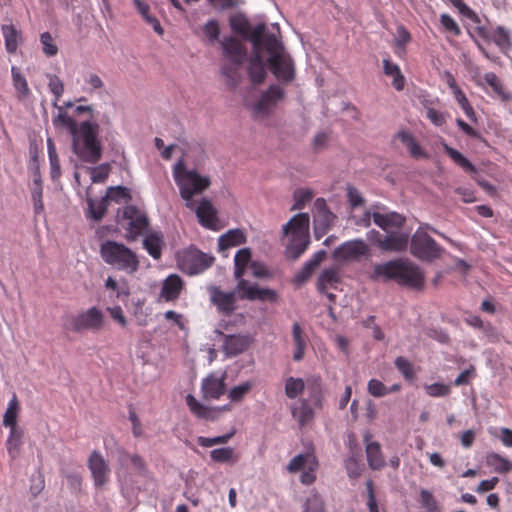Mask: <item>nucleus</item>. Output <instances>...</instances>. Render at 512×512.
Returning <instances> with one entry per match:
<instances>
[{
    "mask_svg": "<svg viewBox=\"0 0 512 512\" xmlns=\"http://www.w3.org/2000/svg\"><path fill=\"white\" fill-rule=\"evenodd\" d=\"M370 279L378 281H395L399 285L411 288H422L424 275L418 265L404 259L391 260L383 264H376Z\"/></svg>",
    "mask_w": 512,
    "mask_h": 512,
    "instance_id": "f257e3e1",
    "label": "nucleus"
},
{
    "mask_svg": "<svg viewBox=\"0 0 512 512\" xmlns=\"http://www.w3.org/2000/svg\"><path fill=\"white\" fill-rule=\"evenodd\" d=\"M99 125L83 121L70 135L72 151L83 162L95 164L102 157V145L98 138Z\"/></svg>",
    "mask_w": 512,
    "mask_h": 512,
    "instance_id": "f03ea898",
    "label": "nucleus"
},
{
    "mask_svg": "<svg viewBox=\"0 0 512 512\" xmlns=\"http://www.w3.org/2000/svg\"><path fill=\"white\" fill-rule=\"evenodd\" d=\"M100 256L113 269L132 275L139 270L138 255L123 243L106 240L101 243Z\"/></svg>",
    "mask_w": 512,
    "mask_h": 512,
    "instance_id": "7ed1b4c3",
    "label": "nucleus"
},
{
    "mask_svg": "<svg viewBox=\"0 0 512 512\" xmlns=\"http://www.w3.org/2000/svg\"><path fill=\"white\" fill-rule=\"evenodd\" d=\"M263 48L270 54L268 65L273 75L283 83L291 82L295 77L294 64L291 57L285 53L278 37L267 33L264 36Z\"/></svg>",
    "mask_w": 512,
    "mask_h": 512,
    "instance_id": "20e7f679",
    "label": "nucleus"
},
{
    "mask_svg": "<svg viewBox=\"0 0 512 512\" xmlns=\"http://www.w3.org/2000/svg\"><path fill=\"white\" fill-rule=\"evenodd\" d=\"M173 177L188 207L192 205V197L208 189L211 184L209 177L200 175L196 170H188L184 158L174 165Z\"/></svg>",
    "mask_w": 512,
    "mask_h": 512,
    "instance_id": "39448f33",
    "label": "nucleus"
},
{
    "mask_svg": "<svg viewBox=\"0 0 512 512\" xmlns=\"http://www.w3.org/2000/svg\"><path fill=\"white\" fill-rule=\"evenodd\" d=\"M310 218L307 213L294 215L289 222L283 226V235H290V241L286 247V255L292 260L298 259L310 244L309 236Z\"/></svg>",
    "mask_w": 512,
    "mask_h": 512,
    "instance_id": "423d86ee",
    "label": "nucleus"
},
{
    "mask_svg": "<svg viewBox=\"0 0 512 512\" xmlns=\"http://www.w3.org/2000/svg\"><path fill=\"white\" fill-rule=\"evenodd\" d=\"M324 399L323 387L320 382H317L310 389L309 399L300 398L290 405L291 415L300 429H304L314 422L316 410L322 409Z\"/></svg>",
    "mask_w": 512,
    "mask_h": 512,
    "instance_id": "0eeeda50",
    "label": "nucleus"
},
{
    "mask_svg": "<svg viewBox=\"0 0 512 512\" xmlns=\"http://www.w3.org/2000/svg\"><path fill=\"white\" fill-rule=\"evenodd\" d=\"M426 229L440 235L435 228L428 224L421 225L411 237L410 253L422 261H432L441 256L443 249L427 233Z\"/></svg>",
    "mask_w": 512,
    "mask_h": 512,
    "instance_id": "6e6552de",
    "label": "nucleus"
},
{
    "mask_svg": "<svg viewBox=\"0 0 512 512\" xmlns=\"http://www.w3.org/2000/svg\"><path fill=\"white\" fill-rule=\"evenodd\" d=\"M266 26L261 23L254 27L249 35V40L253 44L254 52L249 60L248 76L253 84H261L266 78V68L260 49L263 47Z\"/></svg>",
    "mask_w": 512,
    "mask_h": 512,
    "instance_id": "1a4fd4ad",
    "label": "nucleus"
},
{
    "mask_svg": "<svg viewBox=\"0 0 512 512\" xmlns=\"http://www.w3.org/2000/svg\"><path fill=\"white\" fill-rule=\"evenodd\" d=\"M105 321L104 313L97 307H91L71 317L70 329L80 333L83 331H99L103 328Z\"/></svg>",
    "mask_w": 512,
    "mask_h": 512,
    "instance_id": "9d476101",
    "label": "nucleus"
},
{
    "mask_svg": "<svg viewBox=\"0 0 512 512\" xmlns=\"http://www.w3.org/2000/svg\"><path fill=\"white\" fill-rule=\"evenodd\" d=\"M123 217L127 220L125 237L129 241L136 240L149 226V220L146 214L136 206L129 205L125 207Z\"/></svg>",
    "mask_w": 512,
    "mask_h": 512,
    "instance_id": "9b49d317",
    "label": "nucleus"
},
{
    "mask_svg": "<svg viewBox=\"0 0 512 512\" xmlns=\"http://www.w3.org/2000/svg\"><path fill=\"white\" fill-rule=\"evenodd\" d=\"M214 262V257L198 249L186 250L180 259L181 266L189 274H199L208 269Z\"/></svg>",
    "mask_w": 512,
    "mask_h": 512,
    "instance_id": "f8f14e48",
    "label": "nucleus"
},
{
    "mask_svg": "<svg viewBox=\"0 0 512 512\" xmlns=\"http://www.w3.org/2000/svg\"><path fill=\"white\" fill-rule=\"evenodd\" d=\"M476 32L483 40L493 42L504 54L512 49L511 31L503 26H496L492 29L479 26L476 28Z\"/></svg>",
    "mask_w": 512,
    "mask_h": 512,
    "instance_id": "ddd939ff",
    "label": "nucleus"
},
{
    "mask_svg": "<svg viewBox=\"0 0 512 512\" xmlns=\"http://www.w3.org/2000/svg\"><path fill=\"white\" fill-rule=\"evenodd\" d=\"M285 96V91L279 85H271L262 93L258 101L253 104L252 110L256 116H267Z\"/></svg>",
    "mask_w": 512,
    "mask_h": 512,
    "instance_id": "4468645a",
    "label": "nucleus"
},
{
    "mask_svg": "<svg viewBox=\"0 0 512 512\" xmlns=\"http://www.w3.org/2000/svg\"><path fill=\"white\" fill-rule=\"evenodd\" d=\"M94 485L97 489L103 488L110 478V467L99 451H93L87 461Z\"/></svg>",
    "mask_w": 512,
    "mask_h": 512,
    "instance_id": "2eb2a0df",
    "label": "nucleus"
},
{
    "mask_svg": "<svg viewBox=\"0 0 512 512\" xmlns=\"http://www.w3.org/2000/svg\"><path fill=\"white\" fill-rule=\"evenodd\" d=\"M236 291L240 294L241 299L260 300L268 302H276L278 295L276 291L269 288H260L257 285H249L247 280H241L237 283Z\"/></svg>",
    "mask_w": 512,
    "mask_h": 512,
    "instance_id": "dca6fc26",
    "label": "nucleus"
},
{
    "mask_svg": "<svg viewBox=\"0 0 512 512\" xmlns=\"http://www.w3.org/2000/svg\"><path fill=\"white\" fill-rule=\"evenodd\" d=\"M226 372L220 376L216 373L207 375L201 383L202 397L205 400H218L226 393Z\"/></svg>",
    "mask_w": 512,
    "mask_h": 512,
    "instance_id": "f3484780",
    "label": "nucleus"
},
{
    "mask_svg": "<svg viewBox=\"0 0 512 512\" xmlns=\"http://www.w3.org/2000/svg\"><path fill=\"white\" fill-rule=\"evenodd\" d=\"M210 301L216 306L217 310L225 315L230 316L236 309V293L224 292L217 286L208 289Z\"/></svg>",
    "mask_w": 512,
    "mask_h": 512,
    "instance_id": "a211bd4d",
    "label": "nucleus"
},
{
    "mask_svg": "<svg viewBox=\"0 0 512 512\" xmlns=\"http://www.w3.org/2000/svg\"><path fill=\"white\" fill-rule=\"evenodd\" d=\"M370 252L369 246L362 239L346 241L334 251V257L341 260H354L367 256Z\"/></svg>",
    "mask_w": 512,
    "mask_h": 512,
    "instance_id": "6ab92c4d",
    "label": "nucleus"
},
{
    "mask_svg": "<svg viewBox=\"0 0 512 512\" xmlns=\"http://www.w3.org/2000/svg\"><path fill=\"white\" fill-rule=\"evenodd\" d=\"M186 404L190 412L199 419L207 421H214L218 418V413L221 411H230L231 407L226 404L221 407H209L198 401L192 394L186 396Z\"/></svg>",
    "mask_w": 512,
    "mask_h": 512,
    "instance_id": "aec40b11",
    "label": "nucleus"
},
{
    "mask_svg": "<svg viewBox=\"0 0 512 512\" xmlns=\"http://www.w3.org/2000/svg\"><path fill=\"white\" fill-rule=\"evenodd\" d=\"M185 283L178 274L168 275L162 282L158 301L176 302L182 291L184 290Z\"/></svg>",
    "mask_w": 512,
    "mask_h": 512,
    "instance_id": "412c9836",
    "label": "nucleus"
},
{
    "mask_svg": "<svg viewBox=\"0 0 512 512\" xmlns=\"http://www.w3.org/2000/svg\"><path fill=\"white\" fill-rule=\"evenodd\" d=\"M365 443V452L367 463L372 470H381L385 467L386 462L381 450V445L377 441H372V434L366 431L363 436Z\"/></svg>",
    "mask_w": 512,
    "mask_h": 512,
    "instance_id": "4be33fe9",
    "label": "nucleus"
},
{
    "mask_svg": "<svg viewBox=\"0 0 512 512\" xmlns=\"http://www.w3.org/2000/svg\"><path fill=\"white\" fill-rule=\"evenodd\" d=\"M409 244L408 233L388 232L383 238L376 241L379 249L386 252H403Z\"/></svg>",
    "mask_w": 512,
    "mask_h": 512,
    "instance_id": "5701e85b",
    "label": "nucleus"
},
{
    "mask_svg": "<svg viewBox=\"0 0 512 512\" xmlns=\"http://www.w3.org/2000/svg\"><path fill=\"white\" fill-rule=\"evenodd\" d=\"M223 56L230 62L242 65L247 54L244 44L235 37H226L222 41Z\"/></svg>",
    "mask_w": 512,
    "mask_h": 512,
    "instance_id": "b1692460",
    "label": "nucleus"
},
{
    "mask_svg": "<svg viewBox=\"0 0 512 512\" xmlns=\"http://www.w3.org/2000/svg\"><path fill=\"white\" fill-rule=\"evenodd\" d=\"M224 338L223 351L228 357H234L243 353L250 344L248 336L244 335H225L221 331H216Z\"/></svg>",
    "mask_w": 512,
    "mask_h": 512,
    "instance_id": "393cba45",
    "label": "nucleus"
},
{
    "mask_svg": "<svg viewBox=\"0 0 512 512\" xmlns=\"http://www.w3.org/2000/svg\"><path fill=\"white\" fill-rule=\"evenodd\" d=\"M372 218L374 223L386 232H389L390 229L393 228H402L406 221L405 217L397 212H374L372 213Z\"/></svg>",
    "mask_w": 512,
    "mask_h": 512,
    "instance_id": "a878e982",
    "label": "nucleus"
},
{
    "mask_svg": "<svg viewBox=\"0 0 512 512\" xmlns=\"http://www.w3.org/2000/svg\"><path fill=\"white\" fill-rule=\"evenodd\" d=\"M341 282V271L337 266L325 268L318 277L317 289L320 293H326V290L336 289Z\"/></svg>",
    "mask_w": 512,
    "mask_h": 512,
    "instance_id": "bb28decb",
    "label": "nucleus"
},
{
    "mask_svg": "<svg viewBox=\"0 0 512 512\" xmlns=\"http://www.w3.org/2000/svg\"><path fill=\"white\" fill-rule=\"evenodd\" d=\"M396 138L400 140L407 148L409 155L414 159H428L429 154L420 146L415 137L408 131L402 130L396 134Z\"/></svg>",
    "mask_w": 512,
    "mask_h": 512,
    "instance_id": "cd10ccee",
    "label": "nucleus"
},
{
    "mask_svg": "<svg viewBox=\"0 0 512 512\" xmlns=\"http://www.w3.org/2000/svg\"><path fill=\"white\" fill-rule=\"evenodd\" d=\"M196 215L202 226L215 229L217 222L216 210L210 201L203 199L196 209Z\"/></svg>",
    "mask_w": 512,
    "mask_h": 512,
    "instance_id": "c85d7f7f",
    "label": "nucleus"
},
{
    "mask_svg": "<svg viewBox=\"0 0 512 512\" xmlns=\"http://www.w3.org/2000/svg\"><path fill=\"white\" fill-rule=\"evenodd\" d=\"M1 32L5 42V49L9 54H15L18 46L22 43V33L14 25L4 24L1 26Z\"/></svg>",
    "mask_w": 512,
    "mask_h": 512,
    "instance_id": "c756f323",
    "label": "nucleus"
},
{
    "mask_svg": "<svg viewBox=\"0 0 512 512\" xmlns=\"http://www.w3.org/2000/svg\"><path fill=\"white\" fill-rule=\"evenodd\" d=\"M292 338L295 346L293 352V360L296 362L301 361L305 356V350L307 347V336L298 322H295L292 326Z\"/></svg>",
    "mask_w": 512,
    "mask_h": 512,
    "instance_id": "7c9ffc66",
    "label": "nucleus"
},
{
    "mask_svg": "<svg viewBox=\"0 0 512 512\" xmlns=\"http://www.w3.org/2000/svg\"><path fill=\"white\" fill-rule=\"evenodd\" d=\"M247 237L241 229H231L218 239L219 250H227L231 247L239 246L246 243Z\"/></svg>",
    "mask_w": 512,
    "mask_h": 512,
    "instance_id": "2f4dec72",
    "label": "nucleus"
},
{
    "mask_svg": "<svg viewBox=\"0 0 512 512\" xmlns=\"http://www.w3.org/2000/svg\"><path fill=\"white\" fill-rule=\"evenodd\" d=\"M483 79L485 83L491 87L493 92L503 102L512 101V93L506 90L500 78L494 72H487L484 74Z\"/></svg>",
    "mask_w": 512,
    "mask_h": 512,
    "instance_id": "473e14b6",
    "label": "nucleus"
},
{
    "mask_svg": "<svg viewBox=\"0 0 512 512\" xmlns=\"http://www.w3.org/2000/svg\"><path fill=\"white\" fill-rule=\"evenodd\" d=\"M252 253L249 248H242L237 251L234 257V277L239 281L245 280L243 277L246 268L251 262Z\"/></svg>",
    "mask_w": 512,
    "mask_h": 512,
    "instance_id": "72a5a7b5",
    "label": "nucleus"
},
{
    "mask_svg": "<svg viewBox=\"0 0 512 512\" xmlns=\"http://www.w3.org/2000/svg\"><path fill=\"white\" fill-rule=\"evenodd\" d=\"M383 70L385 75L393 78V87L398 91L403 90L405 85V78L401 73L400 67L396 63L390 61L389 59H384Z\"/></svg>",
    "mask_w": 512,
    "mask_h": 512,
    "instance_id": "f704fd0d",
    "label": "nucleus"
},
{
    "mask_svg": "<svg viewBox=\"0 0 512 512\" xmlns=\"http://www.w3.org/2000/svg\"><path fill=\"white\" fill-rule=\"evenodd\" d=\"M143 247L154 259H160L162 255L163 238L159 233H151L143 240Z\"/></svg>",
    "mask_w": 512,
    "mask_h": 512,
    "instance_id": "c9c22d12",
    "label": "nucleus"
},
{
    "mask_svg": "<svg viewBox=\"0 0 512 512\" xmlns=\"http://www.w3.org/2000/svg\"><path fill=\"white\" fill-rule=\"evenodd\" d=\"M11 74L13 86L17 92L18 99L23 100L27 98L30 95L31 91L25 76L15 66L11 68Z\"/></svg>",
    "mask_w": 512,
    "mask_h": 512,
    "instance_id": "e433bc0d",
    "label": "nucleus"
},
{
    "mask_svg": "<svg viewBox=\"0 0 512 512\" xmlns=\"http://www.w3.org/2000/svg\"><path fill=\"white\" fill-rule=\"evenodd\" d=\"M58 111L57 115L53 117V125L56 128H65L71 134L73 131L77 129L79 124L72 117L68 115V113L64 110L63 106L57 104L55 107Z\"/></svg>",
    "mask_w": 512,
    "mask_h": 512,
    "instance_id": "4c0bfd02",
    "label": "nucleus"
},
{
    "mask_svg": "<svg viewBox=\"0 0 512 512\" xmlns=\"http://www.w3.org/2000/svg\"><path fill=\"white\" fill-rule=\"evenodd\" d=\"M19 401L14 394L8 403V407L3 416V425L11 429H17V416L19 412Z\"/></svg>",
    "mask_w": 512,
    "mask_h": 512,
    "instance_id": "58836bf2",
    "label": "nucleus"
},
{
    "mask_svg": "<svg viewBox=\"0 0 512 512\" xmlns=\"http://www.w3.org/2000/svg\"><path fill=\"white\" fill-rule=\"evenodd\" d=\"M118 461L121 466L128 467L131 465L136 471L142 472L145 470L146 464L144 459L138 454H130L125 450L119 451Z\"/></svg>",
    "mask_w": 512,
    "mask_h": 512,
    "instance_id": "ea45409f",
    "label": "nucleus"
},
{
    "mask_svg": "<svg viewBox=\"0 0 512 512\" xmlns=\"http://www.w3.org/2000/svg\"><path fill=\"white\" fill-rule=\"evenodd\" d=\"M443 149L445 153L452 159V161L457 164L459 167H461L463 170L475 173L476 167L465 157L463 156L458 150L450 147L448 144H443Z\"/></svg>",
    "mask_w": 512,
    "mask_h": 512,
    "instance_id": "a19ab883",
    "label": "nucleus"
},
{
    "mask_svg": "<svg viewBox=\"0 0 512 512\" xmlns=\"http://www.w3.org/2000/svg\"><path fill=\"white\" fill-rule=\"evenodd\" d=\"M134 5L144 20L153 27L154 31L157 34L162 35L164 30L159 20L156 17L150 15L149 5L141 0H134Z\"/></svg>",
    "mask_w": 512,
    "mask_h": 512,
    "instance_id": "79ce46f5",
    "label": "nucleus"
},
{
    "mask_svg": "<svg viewBox=\"0 0 512 512\" xmlns=\"http://www.w3.org/2000/svg\"><path fill=\"white\" fill-rule=\"evenodd\" d=\"M22 432L18 429H11L8 439L6 441V447L9 456L12 459H15L18 457L20 452V447L22 445Z\"/></svg>",
    "mask_w": 512,
    "mask_h": 512,
    "instance_id": "37998d69",
    "label": "nucleus"
},
{
    "mask_svg": "<svg viewBox=\"0 0 512 512\" xmlns=\"http://www.w3.org/2000/svg\"><path fill=\"white\" fill-rule=\"evenodd\" d=\"M452 94L454 96V99L456 100V102L460 106V108L463 110L464 114L467 116V118L471 122L477 123L476 112H475L474 108L472 107V105L470 104V102H469L468 98L466 97V94L464 93V91L462 89H459V90H457L456 92H454Z\"/></svg>",
    "mask_w": 512,
    "mask_h": 512,
    "instance_id": "c03bdc74",
    "label": "nucleus"
},
{
    "mask_svg": "<svg viewBox=\"0 0 512 512\" xmlns=\"http://www.w3.org/2000/svg\"><path fill=\"white\" fill-rule=\"evenodd\" d=\"M305 389V382L302 378L288 377L285 380V395L289 399H296Z\"/></svg>",
    "mask_w": 512,
    "mask_h": 512,
    "instance_id": "a18cd8bd",
    "label": "nucleus"
},
{
    "mask_svg": "<svg viewBox=\"0 0 512 512\" xmlns=\"http://www.w3.org/2000/svg\"><path fill=\"white\" fill-rule=\"evenodd\" d=\"M210 457L217 463H235L239 457L235 455L232 447L217 448L210 452Z\"/></svg>",
    "mask_w": 512,
    "mask_h": 512,
    "instance_id": "49530a36",
    "label": "nucleus"
},
{
    "mask_svg": "<svg viewBox=\"0 0 512 512\" xmlns=\"http://www.w3.org/2000/svg\"><path fill=\"white\" fill-rule=\"evenodd\" d=\"M253 388V384L249 381L243 382L237 386L232 387L228 391V399L232 403H240L250 393Z\"/></svg>",
    "mask_w": 512,
    "mask_h": 512,
    "instance_id": "de8ad7c7",
    "label": "nucleus"
},
{
    "mask_svg": "<svg viewBox=\"0 0 512 512\" xmlns=\"http://www.w3.org/2000/svg\"><path fill=\"white\" fill-rule=\"evenodd\" d=\"M312 458H316L314 453L299 454L293 457L287 465V471L290 473H297L298 471L305 469L312 463Z\"/></svg>",
    "mask_w": 512,
    "mask_h": 512,
    "instance_id": "09e8293b",
    "label": "nucleus"
},
{
    "mask_svg": "<svg viewBox=\"0 0 512 512\" xmlns=\"http://www.w3.org/2000/svg\"><path fill=\"white\" fill-rule=\"evenodd\" d=\"M487 464L492 466L495 472L500 474L511 471V462L494 452L487 455Z\"/></svg>",
    "mask_w": 512,
    "mask_h": 512,
    "instance_id": "8fccbe9b",
    "label": "nucleus"
},
{
    "mask_svg": "<svg viewBox=\"0 0 512 512\" xmlns=\"http://www.w3.org/2000/svg\"><path fill=\"white\" fill-rule=\"evenodd\" d=\"M48 88L54 96L53 106L57 107V103L64 93V84L62 80L55 74H47Z\"/></svg>",
    "mask_w": 512,
    "mask_h": 512,
    "instance_id": "3c124183",
    "label": "nucleus"
},
{
    "mask_svg": "<svg viewBox=\"0 0 512 512\" xmlns=\"http://www.w3.org/2000/svg\"><path fill=\"white\" fill-rule=\"evenodd\" d=\"M87 203H88V207H89L90 217L96 221L101 220L107 211L108 202H107L106 198L103 197L99 201H95L93 199H88Z\"/></svg>",
    "mask_w": 512,
    "mask_h": 512,
    "instance_id": "603ef678",
    "label": "nucleus"
},
{
    "mask_svg": "<svg viewBox=\"0 0 512 512\" xmlns=\"http://www.w3.org/2000/svg\"><path fill=\"white\" fill-rule=\"evenodd\" d=\"M241 66L242 65H237L230 61L222 66L221 70L223 75L227 78L228 85L232 87H236L238 85L240 78L239 69Z\"/></svg>",
    "mask_w": 512,
    "mask_h": 512,
    "instance_id": "864d4df0",
    "label": "nucleus"
},
{
    "mask_svg": "<svg viewBox=\"0 0 512 512\" xmlns=\"http://www.w3.org/2000/svg\"><path fill=\"white\" fill-rule=\"evenodd\" d=\"M314 197L311 189L300 188L294 192V205L292 210H302Z\"/></svg>",
    "mask_w": 512,
    "mask_h": 512,
    "instance_id": "5fc2aeb1",
    "label": "nucleus"
},
{
    "mask_svg": "<svg viewBox=\"0 0 512 512\" xmlns=\"http://www.w3.org/2000/svg\"><path fill=\"white\" fill-rule=\"evenodd\" d=\"M40 42L42 51L47 57H54L58 54V46L49 32H44L40 35Z\"/></svg>",
    "mask_w": 512,
    "mask_h": 512,
    "instance_id": "6e6d98bb",
    "label": "nucleus"
},
{
    "mask_svg": "<svg viewBox=\"0 0 512 512\" xmlns=\"http://www.w3.org/2000/svg\"><path fill=\"white\" fill-rule=\"evenodd\" d=\"M395 366L406 380L411 381L414 379V367L408 359L402 356L397 357L395 359Z\"/></svg>",
    "mask_w": 512,
    "mask_h": 512,
    "instance_id": "4d7b16f0",
    "label": "nucleus"
},
{
    "mask_svg": "<svg viewBox=\"0 0 512 512\" xmlns=\"http://www.w3.org/2000/svg\"><path fill=\"white\" fill-rule=\"evenodd\" d=\"M90 177L93 183H104L110 173V165L100 164L96 167L89 168Z\"/></svg>",
    "mask_w": 512,
    "mask_h": 512,
    "instance_id": "13d9d810",
    "label": "nucleus"
},
{
    "mask_svg": "<svg viewBox=\"0 0 512 512\" xmlns=\"http://www.w3.org/2000/svg\"><path fill=\"white\" fill-rule=\"evenodd\" d=\"M318 460L317 458H312V463L309 464L300 476V481L304 485H311L316 480V471L318 469Z\"/></svg>",
    "mask_w": 512,
    "mask_h": 512,
    "instance_id": "bf43d9fd",
    "label": "nucleus"
},
{
    "mask_svg": "<svg viewBox=\"0 0 512 512\" xmlns=\"http://www.w3.org/2000/svg\"><path fill=\"white\" fill-rule=\"evenodd\" d=\"M425 391L430 397H445L451 393V387L444 383L425 385Z\"/></svg>",
    "mask_w": 512,
    "mask_h": 512,
    "instance_id": "052dcab7",
    "label": "nucleus"
},
{
    "mask_svg": "<svg viewBox=\"0 0 512 512\" xmlns=\"http://www.w3.org/2000/svg\"><path fill=\"white\" fill-rule=\"evenodd\" d=\"M458 11L474 23H479L480 18L463 0H448Z\"/></svg>",
    "mask_w": 512,
    "mask_h": 512,
    "instance_id": "680f3d73",
    "label": "nucleus"
},
{
    "mask_svg": "<svg viewBox=\"0 0 512 512\" xmlns=\"http://www.w3.org/2000/svg\"><path fill=\"white\" fill-rule=\"evenodd\" d=\"M440 23L444 31L451 33L454 36L461 35V29L457 22L449 14H441Z\"/></svg>",
    "mask_w": 512,
    "mask_h": 512,
    "instance_id": "e2e57ef3",
    "label": "nucleus"
},
{
    "mask_svg": "<svg viewBox=\"0 0 512 512\" xmlns=\"http://www.w3.org/2000/svg\"><path fill=\"white\" fill-rule=\"evenodd\" d=\"M368 393L373 397H383L389 394L388 387H386L380 380L371 379L367 385Z\"/></svg>",
    "mask_w": 512,
    "mask_h": 512,
    "instance_id": "0e129e2a",
    "label": "nucleus"
},
{
    "mask_svg": "<svg viewBox=\"0 0 512 512\" xmlns=\"http://www.w3.org/2000/svg\"><path fill=\"white\" fill-rule=\"evenodd\" d=\"M303 512H325L324 503L321 497L313 494L307 498Z\"/></svg>",
    "mask_w": 512,
    "mask_h": 512,
    "instance_id": "69168bd1",
    "label": "nucleus"
},
{
    "mask_svg": "<svg viewBox=\"0 0 512 512\" xmlns=\"http://www.w3.org/2000/svg\"><path fill=\"white\" fill-rule=\"evenodd\" d=\"M203 32L205 34V36L210 40V41H216L219 37V34H220V28H219V23L217 20H209L203 27Z\"/></svg>",
    "mask_w": 512,
    "mask_h": 512,
    "instance_id": "338daca9",
    "label": "nucleus"
},
{
    "mask_svg": "<svg viewBox=\"0 0 512 512\" xmlns=\"http://www.w3.org/2000/svg\"><path fill=\"white\" fill-rule=\"evenodd\" d=\"M411 41V34L410 32L404 27L399 26L397 28V36L395 39V44L397 48L405 50L406 45Z\"/></svg>",
    "mask_w": 512,
    "mask_h": 512,
    "instance_id": "774afa93",
    "label": "nucleus"
}]
</instances>
